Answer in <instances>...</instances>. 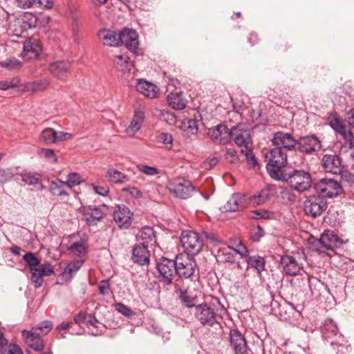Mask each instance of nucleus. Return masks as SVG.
Here are the masks:
<instances>
[{"label":"nucleus","mask_w":354,"mask_h":354,"mask_svg":"<svg viewBox=\"0 0 354 354\" xmlns=\"http://www.w3.org/2000/svg\"><path fill=\"white\" fill-rule=\"evenodd\" d=\"M81 183L80 176L77 173H71L68 175L67 180L64 181V184L68 190H71L74 186Z\"/></svg>","instance_id":"47"},{"label":"nucleus","mask_w":354,"mask_h":354,"mask_svg":"<svg viewBox=\"0 0 354 354\" xmlns=\"http://www.w3.org/2000/svg\"><path fill=\"white\" fill-rule=\"evenodd\" d=\"M201 235L202 238H205L207 241H209L211 243H217L219 241L216 234L213 232L203 231Z\"/></svg>","instance_id":"63"},{"label":"nucleus","mask_w":354,"mask_h":354,"mask_svg":"<svg viewBox=\"0 0 354 354\" xmlns=\"http://www.w3.org/2000/svg\"><path fill=\"white\" fill-rule=\"evenodd\" d=\"M280 263L283 267L284 272L289 276L298 275L303 270V264L298 262L295 257L292 256H282Z\"/></svg>","instance_id":"24"},{"label":"nucleus","mask_w":354,"mask_h":354,"mask_svg":"<svg viewBox=\"0 0 354 354\" xmlns=\"http://www.w3.org/2000/svg\"><path fill=\"white\" fill-rule=\"evenodd\" d=\"M138 169L140 172L147 176H155L159 174L157 168L147 165H138Z\"/></svg>","instance_id":"48"},{"label":"nucleus","mask_w":354,"mask_h":354,"mask_svg":"<svg viewBox=\"0 0 354 354\" xmlns=\"http://www.w3.org/2000/svg\"><path fill=\"white\" fill-rule=\"evenodd\" d=\"M108 210L109 208L106 205H88L84 207L83 216L88 225H93L106 215Z\"/></svg>","instance_id":"17"},{"label":"nucleus","mask_w":354,"mask_h":354,"mask_svg":"<svg viewBox=\"0 0 354 354\" xmlns=\"http://www.w3.org/2000/svg\"><path fill=\"white\" fill-rule=\"evenodd\" d=\"M167 102L174 109L182 110L186 106V100L183 99L180 92L169 93L167 96Z\"/></svg>","instance_id":"35"},{"label":"nucleus","mask_w":354,"mask_h":354,"mask_svg":"<svg viewBox=\"0 0 354 354\" xmlns=\"http://www.w3.org/2000/svg\"><path fill=\"white\" fill-rule=\"evenodd\" d=\"M271 196L270 189L266 187L253 196H247L246 199H249L253 205H261L270 201Z\"/></svg>","instance_id":"31"},{"label":"nucleus","mask_w":354,"mask_h":354,"mask_svg":"<svg viewBox=\"0 0 354 354\" xmlns=\"http://www.w3.org/2000/svg\"><path fill=\"white\" fill-rule=\"evenodd\" d=\"M31 281L35 288H39L44 282L43 276L39 271L30 270Z\"/></svg>","instance_id":"50"},{"label":"nucleus","mask_w":354,"mask_h":354,"mask_svg":"<svg viewBox=\"0 0 354 354\" xmlns=\"http://www.w3.org/2000/svg\"><path fill=\"white\" fill-rule=\"evenodd\" d=\"M120 37L119 33L107 29L100 30L98 32L99 39L103 42L104 45L109 46H120Z\"/></svg>","instance_id":"28"},{"label":"nucleus","mask_w":354,"mask_h":354,"mask_svg":"<svg viewBox=\"0 0 354 354\" xmlns=\"http://www.w3.org/2000/svg\"><path fill=\"white\" fill-rule=\"evenodd\" d=\"M175 263H176V273L178 277L176 279L182 280L183 278L188 279L194 275L196 262L192 257L180 253L176 257Z\"/></svg>","instance_id":"7"},{"label":"nucleus","mask_w":354,"mask_h":354,"mask_svg":"<svg viewBox=\"0 0 354 354\" xmlns=\"http://www.w3.org/2000/svg\"><path fill=\"white\" fill-rule=\"evenodd\" d=\"M323 339L331 346L337 341L343 340V335L339 333L336 324L330 319H326L320 327Z\"/></svg>","instance_id":"11"},{"label":"nucleus","mask_w":354,"mask_h":354,"mask_svg":"<svg viewBox=\"0 0 354 354\" xmlns=\"http://www.w3.org/2000/svg\"><path fill=\"white\" fill-rule=\"evenodd\" d=\"M231 129L225 124H218L208 131L211 140L218 145H225L230 141Z\"/></svg>","instance_id":"18"},{"label":"nucleus","mask_w":354,"mask_h":354,"mask_svg":"<svg viewBox=\"0 0 354 354\" xmlns=\"http://www.w3.org/2000/svg\"><path fill=\"white\" fill-rule=\"evenodd\" d=\"M180 239L184 254L192 257L198 254L204 245L203 238L195 231H183Z\"/></svg>","instance_id":"5"},{"label":"nucleus","mask_w":354,"mask_h":354,"mask_svg":"<svg viewBox=\"0 0 354 354\" xmlns=\"http://www.w3.org/2000/svg\"><path fill=\"white\" fill-rule=\"evenodd\" d=\"M265 161L270 176L272 179L280 180L285 173L281 169L288 164L287 154L279 148H273L265 154Z\"/></svg>","instance_id":"2"},{"label":"nucleus","mask_w":354,"mask_h":354,"mask_svg":"<svg viewBox=\"0 0 354 354\" xmlns=\"http://www.w3.org/2000/svg\"><path fill=\"white\" fill-rule=\"evenodd\" d=\"M270 214V212L266 210L259 209L252 211L250 217L254 219L268 218Z\"/></svg>","instance_id":"58"},{"label":"nucleus","mask_w":354,"mask_h":354,"mask_svg":"<svg viewBox=\"0 0 354 354\" xmlns=\"http://www.w3.org/2000/svg\"><path fill=\"white\" fill-rule=\"evenodd\" d=\"M157 142L162 145H171L173 142L172 136L170 133L162 132L156 137Z\"/></svg>","instance_id":"53"},{"label":"nucleus","mask_w":354,"mask_h":354,"mask_svg":"<svg viewBox=\"0 0 354 354\" xmlns=\"http://www.w3.org/2000/svg\"><path fill=\"white\" fill-rule=\"evenodd\" d=\"M41 50L40 42L37 39L30 37L24 44L23 58L26 61L36 59L39 57Z\"/></svg>","instance_id":"19"},{"label":"nucleus","mask_w":354,"mask_h":354,"mask_svg":"<svg viewBox=\"0 0 354 354\" xmlns=\"http://www.w3.org/2000/svg\"><path fill=\"white\" fill-rule=\"evenodd\" d=\"M225 158L231 163H238L239 161V158L237 153L236 150L232 148L227 149L226 152L225 153Z\"/></svg>","instance_id":"49"},{"label":"nucleus","mask_w":354,"mask_h":354,"mask_svg":"<svg viewBox=\"0 0 354 354\" xmlns=\"http://www.w3.org/2000/svg\"><path fill=\"white\" fill-rule=\"evenodd\" d=\"M71 63L65 60L53 62L49 64V73L55 77L62 80L66 76L71 70Z\"/></svg>","instance_id":"26"},{"label":"nucleus","mask_w":354,"mask_h":354,"mask_svg":"<svg viewBox=\"0 0 354 354\" xmlns=\"http://www.w3.org/2000/svg\"><path fill=\"white\" fill-rule=\"evenodd\" d=\"M168 189L175 196L181 199L190 197L195 189L192 183L185 179L171 182L168 185Z\"/></svg>","instance_id":"14"},{"label":"nucleus","mask_w":354,"mask_h":354,"mask_svg":"<svg viewBox=\"0 0 354 354\" xmlns=\"http://www.w3.org/2000/svg\"><path fill=\"white\" fill-rule=\"evenodd\" d=\"M264 234V230L260 225H258L256 229L251 231L250 234V239L254 242H258Z\"/></svg>","instance_id":"51"},{"label":"nucleus","mask_w":354,"mask_h":354,"mask_svg":"<svg viewBox=\"0 0 354 354\" xmlns=\"http://www.w3.org/2000/svg\"><path fill=\"white\" fill-rule=\"evenodd\" d=\"M248 268H252L261 274L265 270L266 261L261 256H250L247 259Z\"/></svg>","instance_id":"39"},{"label":"nucleus","mask_w":354,"mask_h":354,"mask_svg":"<svg viewBox=\"0 0 354 354\" xmlns=\"http://www.w3.org/2000/svg\"><path fill=\"white\" fill-rule=\"evenodd\" d=\"M314 188L316 192L323 198H333L343 193V188L340 183L332 178H322L315 183Z\"/></svg>","instance_id":"6"},{"label":"nucleus","mask_w":354,"mask_h":354,"mask_svg":"<svg viewBox=\"0 0 354 354\" xmlns=\"http://www.w3.org/2000/svg\"><path fill=\"white\" fill-rule=\"evenodd\" d=\"M157 279L165 286H174L176 279V263L175 259L162 257L156 263Z\"/></svg>","instance_id":"4"},{"label":"nucleus","mask_w":354,"mask_h":354,"mask_svg":"<svg viewBox=\"0 0 354 354\" xmlns=\"http://www.w3.org/2000/svg\"><path fill=\"white\" fill-rule=\"evenodd\" d=\"M230 346L234 354H250L251 350L244 335L238 329H231L229 333Z\"/></svg>","instance_id":"12"},{"label":"nucleus","mask_w":354,"mask_h":354,"mask_svg":"<svg viewBox=\"0 0 354 354\" xmlns=\"http://www.w3.org/2000/svg\"><path fill=\"white\" fill-rule=\"evenodd\" d=\"M137 32L130 28H125L120 32V46L124 45L129 50H135L138 46Z\"/></svg>","instance_id":"27"},{"label":"nucleus","mask_w":354,"mask_h":354,"mask_svg":"<svg viewBox=\"0 0 354 354\" xmlns=\"http://www.w3.org/2000/svg\"><path fill=\"white\" fill-rule=\"evenodd\" d=\"M336 354H346L351 351L350 345L345 344L344 338L343 340L337 341L334 343V346H332Z\"/></svg>","instance_id":"46"},{"label":"nucleus","mask_w":354,"mask_h":354,"mask_svg":"<svg viewBox=\"0 0 354 354\" xmlns=\"http://www.w3.org/2000/svg\"><path fill=\"white\" fill-rule=\"evenodd\" d=\"M226 313V308L221 300L211 296L209 300L195 306L194 315L201 325L212 327L221 324Z\"/></svg>","instance_id":"1"},{"label":"nucleus","mask_w":354,"mask_h":354,"mask_svg":"<svg viewBox=\"0 0 354 354\" xmlns=\"http://www.w3.org/2000/svg\"><path fill=\"white\" fill-rule=\"evenodd\" d=\"M53 327V324L50 321H44L40 323L37 326L34 327L35 331L40 330L41 332L46 334Z\"/></svg>","instance_id":"60"},{"label":"nucleus","mask_w":354,"mask_h":354,"mask_svg":"<svg viewBox=\"0 0 354 354\" xmlns=\"http://www.w3.org/2000/svg\"><path fill=\"white\" fill-rule=\"evenodd\" d=\"M42 276H50L54 274V268L50 263H46L42 264L39 268L37 269Z\"/></svg>","instance_id":"52"},{"label":"nucleus","mask_w":354,"mask_h":354,"mask_svg":"<svg viewBox=\"0 0 354 354\" xmlns=\"http://www.w3.org/2000/svg\"><path fill=\"white\" fill-rule=\"evenodd\" d=\"M93 189L96 194L102 196H107L109 192V188L107 185H93Z\"/></svg>","instance_id":"62"},{"label":"nucleus","mask_w":354,"mask_h":354,"mask_svg":"<svg viewBox=\"0 0 354 354\" xmlns=\"http://www.w3.org/2000/svg\"><path fill=\"white\" fill-rule=\"evenodd\" d=\"M161 119L169 124H174L176 122V116L174 113L169 111H162L160 114Z\"/></svg>","instance_id":"57"},{"label":"nucleus","mask_w":354,"mask_h":354,"mask_svg":"<svg viewBox=\"0 0 354 354\" xmlns=\"http://www.w3.org/2000/svg\"><path fill=\"white\" fill-rule=\"evenodd\" d=\"M106 174L109 180L114 183H124L129 180L127 175L114 168L109 169Z\"/></svg>","instance_id":"40"},{"label":"nucleus","mask_w":354,"mask_h":354,"mask_svg":"<svg viewBox=\"0 0 354 354\" xmlns=\"http://www.w3.org/2000/svg\"><path fill=\"white\" fill-rule=\"evenodd\" d=\"M138 239L142 242L141 243L148 246H153L156 244V237L153 227L145 225L142 227L138 234Z\"/></svg>","instance_id":"30"},{"label":"nucleus","mask_w":354,"mask_h":354,"mask_svg":"<svg viewBox=\"0 0 354 354\" xmlns=\"http://www.w3.org/2000/svg\"><path fill=\"white\" fill-rule=\"evenodd\" d=\"M57 131L53 128L44 129L40 134V138L46 145H53L56 143Z\"/></svg>","instance_id":"41"},{"label":"nucleus","mask_w":354,"mask_h":354,"mask_svg":"<svg viewBox=\"0 0 354 354\" xmlns=\"http://www.w3.org/2000/svg\"><path fill=\"white\" fill-rule=\"evenodd\" d=\"M321 148V141L314 135L301 136L297 140L296 149L302 153L311 154Z\"/></svg>","instance_id":"13"},{"label":"nucleus","mask_w":354,"mask_h":354,"mask_svg":"<svg viewBox=\"0 0 354 354\" xmlns=\"http://www.w3.org/2000/svg\"><path fill=\"white\" fill-rule=\"evenodd\" d=\"M339 174L341 175V178L343 181L347 182L348 183H354V174L345 171L344 169L342 170V173Z\"/></svg>","instance_id":"64"},{"label":"nucleus","mask_w":354,"mask_h":354,"mask_svg":"<svg viewBox=\"0 0 354 354\" xmlns=\"http://www.w3.org/2000/svg\"><path fill=\"white\" fill-rule=\"evenodd\" d=\"M279 180L288 183L294 190L299 193L309 190L313 184L310 174L304 169L285 172Z\"/></svg>","instance_id":"3"},{"label":"nucleus","mask_w":354,"mask_h":354,"mask_svg":"<svg viewBox=\"0 0 354 354\" xmlns=\"http://www.w3.org/2000/svg\"><path fill=\"white\" fill-rule=\"evenodd\" d=\"M136 90L149 98H153L159 92L158 88L153 84L144 80H139L136 86Z\"/></svg>","instance_id":"29"},{"label":"nucleus","mask_w":354,"mask_h":354,"mask_svg":"<svg viewBox=\"0 0 354 354\" xmlns=\"http://www.w3.org/2000/svg\"><path fill=\"white\" fill-rule=\"evenodd\" d=\"M331 127L338 132L345 140V144H348L351 148L353 146L354 136L351 130L346 129V127L339 121L331 123Z\"/></svg>","instance_id":"33"},{"label":"nucleus","mask_w":354,"mask_h":354,"mask_svg":"<svg viewBox=\"0 0 354 354\" xmlns=\"http://www.w3.org/2000/svg\"><path fill=\"white\" fill-rule=\"evenodd\" d=\"M252 148V147H249V149L241 151V153L245 155L248 163L252 165V167H254L257 165V161L254 155L253 154Z\"/></svg>","instance_id":"54"},{"label":"nucleus","mask_w":354,"mask_h":354,"mask_svg":"<svg viewBox=\"0 0 354 354\" xmlns=\"http://www.w3.org/2000/svg\"><path fill=\"white\" fill-rule=\"evenodd\" d=\"M48 80H40L28 82L24 84V90L26 92H37L45 90L49 85Z\"/></svg>","instance_id":"37"},{"label":"nucleus","mask_w":354,"mask_h":354,"mask_svg":"<svg viewBox=\"0 0 354 354\" xmlns=\"http://www.w3.org/2000/svg\"><path fill=\"white\" fill-rule=\"evenodd\" d=\"M327 207L326 199L319 195L310 196L304 202L305 212L314 218L319 216Z\"/></svg>","instance_id":"10"},{"label":"nucleus","mask_w":354,"mask_h":354,"mask_svg":"<svg viewBox=\"0 0 354 354\" xmlns=\"http://www.w3.org/2000/svg\"><path fill=\"white\" fill-rule=\"evenodd\" d=\"M174 292L178 295L181 304L188 308H192L197 306L196 297H193L188 294L187 289L183 284V281L179 279L175 280Z\"/></svg>","instance_id":"20"},{"label":"nucleus","mask_w":354,"mask_h":354,"mask_svg":"<svg viewBox=\"0 0 354 354\" xmlns=\"http://www.w3.org/2000/svg\"><path fill=\"white\" fill-rule=\"evenodd\" d=\"M322 165L326 172L333 174L342 173L345 167L342 158L336 153L324 154L322 159Z\"/></svg>","instance_id":"15"},{"label":"nucleus","mask_w":354,"mask_h":354,"mask_svg":"<svg viewBox=\"0 0 354 354\" xmlns=\"http://www.w3.org/2000/svg\"><path fill=\"white\" fill-rule=\"evenodd\" d=\"M100 294L105 296L109 295L111 292L110 283L108 280H103L100 282L99 287Z\"/></svg>","instance_id":"59"},{"label":"nucleus","mask_w":354,"mask_h":354,"mask_svg":"<svg viewBox=\"0 0 354 354\" xmlns=\"http://www.w3.org/2000/svg\"><path fill=\"white\" fill-rule=\"evenodd\" d=\"M115 306H116V310L120 313H121L122 315H123L126 317H130L134 315L133 311L130 308H129L128 306H127L126 305H124L122 303L117 304Z\"/></svg>","instance_id":"56"},{"label":"nucleus","mask_w":354,"mask_h":354,"mask_svg":"<svg viewBox=\"0 0 354 354\" xmlns=\"http://www.w3.org/2000/svg\"><path fill=\"white\" fill-rule=\"evenodd\" d=\"M144 117L145 114L142 111H135L134 116L126 129V132L129 136H133L140 130Z\"/></svg>","instance_id":"32"},{"label":"nucleus","mask_w":354,"mask_h":354,"mask_svg":"<svg viewBox=\"0 0 354 354\" xmlns=\"http://www.w3.org/2000/svg\"><path fill=\"white\" fill-rule=\"evenodd\" d=\"M3 66L9 69H17L21 66V63L17 59H10L7 60Z\"/></svg>","instance_id":"61"},{"label":"nucleus","mask_w":354,"mask_h":354,"mask_svg":"<svg viewBox=\"0 0 354 354\" xmlns=\"http://www.w3.org/2000/svg\"><path fill=\"white\" fill-rule=\"evenodd\" d=\"M317 244L319 245L317 250L320 252L324 250L335 252L337 248L341 247L343 244V241L333 231L326 230L321 234L320 238L317 240Z\"/></svg>","instance_id":"9"},{"label":"nucleus","mask_w":354,"mask_h":354,"mask_svg":"<svg viewBox=\"0 0 354 354\" xmlns=\"http://www.w3.org/2000/svg\"><path fill=\"white\" fill-rule=\"evenodd\" d=\"M65 187L66 185L64 184V181L57 179L50 183L49 191L53 196L61 198L66 197L69 196V192L66 190Z\"/></svg>","instance_id":"34"},{"label":"nucleus","mask_w":354,"mask_h":354,"mask_svg":"<svg viewBox=\"0 0 354 354\" xmlns=\"http://www.w3.org/2000/svg\"><path fill=\"white\" fill-rule=\"evenodd\" d=\"M247 195L240 193L232 194L227 203L221 208L225 212H234L243 209L246 204Z\"/></svg>","instance_id":"22"},{"label":"nucleus","mask_w":354,"mask_h":354,"mask_svg":"<svg viewBox=\"0 0 354 354\" xmlns=\"http://www.w3.org/2000/svg\"><path fill=\"white\" fill-rule=\"evenodd\" d=\"M114 64L118 70L124 73L130 71L133 66L132 62H130V58L124 54L117 55Z\"/></svg>","instance_id":"38"},{"label":"nucleus","mask_w":354,"mask_h":354,"mask_svg":"<svg viewBox=\"0 0 354 354\" xmlns=\"http://www.w3.org/2000/svg\"><path fill=\"white\" fill-rule=\"evenodd\" d=\"M150 252L148 250V245L142 243L136 244L132 250L131 260L133 263L140 266L149 263Z\"/></svg>","instance_id":"25"},{"label":"nucleus","mask_w":354,"mask_h":354,"mask_svg":"<svg viewBox=\"0 0 354 354\" xmlns=\"http://www.w3.org/2000/svg\"><path fill=\"white\" fill-rule=\"evenodd\" d=\"M68 250L71 254L77 256H84L86 254V248L82 241L73 243L68 248Z\"/></svg>","instance_id":"45"},{"label":"nucleus","mask_w":354,"mask_h":354,"mask_svg":"<svg viewBox=\"0 0 354 354\" xmlns=\"http://www.w3.org/2000/svg\"><path fill=\"white\" fill-rule=\"evenodd\" d=\"M19 83V80L17 78H15L10 81H0V89L6 91L10 88H15L18 86Z\"/></svg>","instance_id":"55"},{"label":"nucleus","mask_w":354,"mask_h":354,"mask_svg":"<svg viewBox=\"0 0 354 354\" xmlns=\"http://www.w3.org/2000/svg\"><path fill=\"white\" fill-rule=\"evenodd\" d=\"M84 260L75 259L68 263L66 267L64 268L63 274L68 275L70 277H73L76 274L79 269L82 266Z\"/></svg>","instance_id":"42"},{"label":"nucleus","mask_w":354,"mask_h":354,"mask_svg":"<svg viewBox=\"0 0 354 354\" xmlns=\"http://www.w3.org/2000/svg\"><path fill=\"white\" fill-rule=\"evenodd\" d=\"M231 139H233L234 143L241 149V151H245L249 147H252L250 133L241 123H238L231 128Z\"/></svg>","instance_id":"8"},{"label":"nucleus","mask_w":354,"mask_h":354,"mask_svg":"<svg viewBox=\"0 0 354 354\" xmlns=\"http://www.w3.org/2000/svg\"><path fill=\"white\" fill-rule=\"evenodd\" d=\"M21 335L28 346L35 351L40 352L43 351L44 348V341L41 335L35 331V328H32L30 330H22Z\"/></svg>","instance_id":"23"},{"label":"nucleus","mask_w":354,"mask_h":354,"mask_svg":"<svg viewBox=\"0 0 354 354\" xmlns=\"http://www.w3.org/2000/svg\"><path fill=\"white\" fill-rule=\"evenodd\" d=\"M131 215L132 214L127 207L124 205H120L113 212V220L120 228L127 229L132 223Z\"/></svg>","instance_id":"21"},{"label":"nucleus","mask_w":354,"mask_h":354,"mask_svg":"<svg viewBox=\"0 0 354 354\" xmlns=\"http://www.w3.org/2000/svg\"><path fill=\"white\" fill-rule=\"evenodd\" d=\"M279 310L280 318L286 321L294 317L296 312L299 313V310L291 303L284 302L283 304H279Z\"/></svg>","instance_id":"36"},{"label":"nucleus","mask_w":354,"mask_h":354,"mask_svg":"<svg viewBox=\"0 0 354 354\" xmlns=\"http://www.w3.org/2000/svg\"><path fill=\"white\" fill-rule=\"evenodd\" d=\"M22 180L28 185H37L40 189L44 188L37 174L25 173L21 174Z\"/></svg>","instance_id":"43"},{"label":"nucleus","mask_w":354,"mask_h":354,"mask_svg":"<svg viewBox=\"0 0 354 354\" xmlns=\"http://www.w3.org/2000/svg\"><path fill=\"white\" fill-rule=\"evenodd\" d=\"M23 260L29 266L30 270L37 271V266L40 264V260L32 252H26L23 256Z\"/></svg>","instance_id":"44"},{"label":"nucleus","mask_w":354,"mask_h":354,"mask_svg":"<svg viewBox=\"0 0 354 354\" xmlns=\"http://www.w3.org/2000/svg\"><path fill=\"white\" fill-rule=\"evenodd\" d=\"M272 143L275 148H279L283 151H292L296 149L297 140L290 133L278 131L274 133Z\"/></svg>","instance_id":"16"}]
</instances>
